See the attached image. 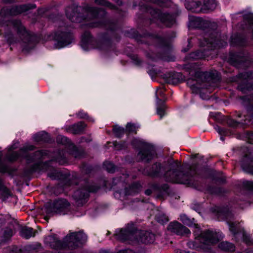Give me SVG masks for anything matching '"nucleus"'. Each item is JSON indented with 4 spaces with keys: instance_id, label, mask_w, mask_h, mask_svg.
Segmentation results:
<instances>
[{
    "instance_id": "nucleus-1",
    "label": "nucleus",
    "mask_w": 253,
    "mask_h": 253,
    "mask_svg": "<svg viewBox=\"0 0 253 253\" xmlns=\"http://www.w3.org/2000/svg\"><path fill=\"white\" fill-rule=\"evenodd\" d=\"M68 18L73 22L81 23L84 20L85 25L90 27H104L107 30H113L114 24L104 19L105 11L102 8L86 5L84 8L75 4L68 7L66 9Z\"/></svg>"
},
{
    "instance_id": "nucleus-2",
    "label": "nucleus",
    "mask_w": 253,
    "mask_h": 253,
    "mask_svg": "<svg viewBox=\"0 0 253 253\" xmlns=\"http://www.w3.org/2000/svg\"><path fill=\"white\" fill-rule=\"evenodd\" d=\"M184 69L192 76L187 81V84L194 92H198L209 86L213 87L219 80V76L216 71L210 72H202L199 66L195 63H188L184 66Z\"/></svg>"
},
{
    "instance_id": "nucleus-3",
    "label": "nucleus",
    "mask_w": 253,
    "mask_h": 253,
    "mask_svg": "<svg viewBox=\"0 0 253 253\" xmlns=\"http://www.w3.org/2000/svg\"><path fill=\"white\" fill-rule=\"evenodd\" d=\"M19 143L13 142L7 148V151L5 155V158L10 162H13L19 158L25 159L28 163L35 162V163L31 168V171L45 170L47 163H43L41 161L43 157L47 155L46 151L40 150L36 151L34 156H30L28 152L32 151L35 149L33 145L27 144L21 148L18 152H15L14 150L18 148Z\"/></svg>"
},
{
    "instance_id": "nucleus-4",
    "label": "nucleus",
    "mask_w": 253,
    "mask_h": 253,
    "mask_svg": "<svg viewBox=\"0 0 253 253\" xmlns=\"http://www.w3.org/2000/svg\"><path fill=\"white\" fill-rule=\"evenodd\" d=\"M9 29L5 34V37L9 44H18L23 51H28L33 48L37 40L35 36L32 35L17 20L8 21L6 24Z\"/></svg>"
},
{
    "instance_id": "nucleus-5",
    "label": "nucleus",
    "mask_w": 253,
    "mask_h": 253,
    "mask_svg": "<svg viewBox=\"0 0 253 253\" xmlns=\"http://www.w3.org/2000/svg\"><path fill=\"white\" fill-rule=\"evenodd\" d=\"M179 219L184 224L195 228V241L188 243V246L190 248H204L205 245H211L217 243L223 238L222 233L220 232L207 230L201 232L200 227L195 223L194 218H190L184 214L180 215Z\"/></svg>"
},
{
    "instance_id": "nucleus-6",
    "label": "nucleus",
    "mask_w": 253,
    "mask_h": 253,
    "mask_svg": "<svg viewBox=\"0 0 253 253\" xmlns=\"http://www.w3.org/2000/svg\"><path fill=\"white\" fill-rule=\"evenodd\" d=\"M200 46L204 47L199 50L190 53L189 58L193 59H203L211 55V50L227 45L225 37H221L220 34L214 31H209L204 35L203 41L200 40Z\"/></svg>"
},
{
    "instance_id": "nucleus-7",
    "label": "nucleus",
    "mask_w": 253,
    "mask_h": 253,
    "mask_svg": "<svg viewBox=\"0 0 253 253\" xmlns=\"http://www.w3.org/2000/svg\"><path fill=\"white\" fill-rule=\"evenodd\" d=\"M86 240V235L80 231L68 235L65 238L64 243L59 240L55 234L45 237L44 242L46 245L55 250H73L81 246Z\"/></svg>"
},
{
    "instance_id": "nucleus-8",
    "label": "nucleus",
    "mask_w": 253,
    "mask_h": 253,
    "mask_svg": "<svg viewBox=\"0 0 253 253\" xmlns=\"http://www.w3.org/2000/svg\"><path fill=\"white\" fill-rule=\"evenodd\" d=\"M115 238L121 241H137L144 244L153 243L155 240V235L149 232H140L136 230L132 223H128L124 228L118 229L114 234Z\"/></svg>"
},
{
    "instance_id": "nucleus-9",
    "label": "nucleus",
    "mask_w": 253,
    "mask_h": 253,
    "mask_svg": "<svg viewBox=\"0 0 253 253\" xmlns=\"http://www.w3.org/2000/svg\"><path fill=\"white\" fill-rule=\"evenodd\" d=\"M147 173L152 177L163 178L169 182L182 184L189 183L190 176L179 170L178 167L176 169H168L165 166L160 163H156L147 171Z\"/></svg>"
},
{
    "instance_id": "nucleus-10",
    "label": "nucleus",
    "mask_w": 253,
    "mask_h": 253,
    "mask_svg": "<svg viewBox=\"0 0 253 253\" xmlns=\"http://www.w3.org/2000/svg\"><path fill=\"white\" fill-rule=\"evenodd\" d=\"M213 211L216 213L219 217L227 220L229 230L235 238L241 237L247 244L253 245V239H251L250 236L248 235L243 229H241L239 223L237 222H233L230 220L233 217V214L228 207H215L213 208Z\"/></svg>"
},
{
    "instance_id": "nucleus-11",
    "label": "nucleus",
    "mask_w": 253,
    "mask_h": 253,
    "mask_svg": "<svg viewBox=\"0 0 253 253\" xmlns=\"http://www.w3.org/2000/svg\"><path fill=\"white\" fill-rule=\"evenodd\" d=\"M131 144L133 147L140 149L137 154L139 160L148 163L156 157L154 146L144 140L135 138L132 139Z\"/></svg>"
},
{
    "instance_id": "nucleus-12",
    "label": "nucleus",
    "mask_w": 253,
    "mask_h": 253,
    "mask_svg": "<svg viewBox=\"0 0 253 253\" xmlns=\"http://www.w3.org/2000/svg\"><path fill=\"white\" fill-rule=\"evenodd\" d=\"M241 103L246 107L247 114L244 115V120L235 121L232 119H229L227 121L228 125L233 127L243 126L249 125L251 120H253V94L241 97L240 98Z\"/></svg>"
},
{
    "instance_id": "nucleus-13",
    "label": "nucleus",
    "mask_w": 253,
    "mask_h": 253,
    "mask_svg": "<svg viewBox=\"0 0 253 253\" xmlns=\"http://www.w3.org/2000/svg\"><path fill=\"white\" fill-rule=\"evenodd\" d=\"M147 12L152 17L151 20L158 24H162L166 27H171L175 23V16L169 14L160 9H155L150 6L145 7Z\"/></svg>"
},
{
    "instance_id": "nucleus-14",
    "label": "nucleus",
    "mask_w": 253,
    "mask_h": 253,
    "mask_svg": "<svg viewBox=\"0 0 253 253\" xmlns=\"http://www.w3.org/2000/svg\"><path fill=\"white\" fill-rule=\"evenodd\" d=\"M55 41L54 46L60 49L70 44L74 38L72 34L65 27H61L52 34Z\"/></svg>"
},
{
    "instance_id": "nucleus-15",
    "label": "nucleus",
    "mask_w": 253,
    "mask_h": 253,
    "mask_svg": "<svg viewBox=\"0 0 253 253\" xmlns=\"http://www.w3.org/2000/svg\"><path fill=\"white\" fill-rule=\"evenodd\" d=\"M83 186L79 189L76 191L73 195L74 199L76 200L78 205H83L89 196L90 192H96L99 187L93 183H90L87 181H84L82 183Z\"/></svg>"
},
{
    "instance_id": "nucleus-16",
    "label": "nucleus",
    "mask_w": 253,
    "mask_h": 253,
    "mask_svg": "<svg viewBox=\"0 0 253 253\" xmlns=\"http://www.w3.org/2000/svg\"><path fill=\"white\" fill-rule=\"evenodd\" d=\"M108 42L105 40H96L91 37L88 32H85L82 37L81 46L84 50L91 48L102 50L106 48Z\"/></svg>"
},
{
    "instance_id": "nucleus-17",
    "label": "nucleus",
    "mask_w": 253,
    "mask_h": 253,
    "mask_svg": "<svg viewBox=\"0 0 253 253\" xmlns=\"http://www.w3.org/2000/svg\"><path fill=\"white\" fill-rule=\"evenodd\" d=\"M193 1L196 3L194 6H190L188 3L186 4V6L196 13L205 12L209 10H213L217 6L216 0H194Z\"/></svg>"
},
{
    "instance_id": "nucleus-18",
    "label": "nucleus",
    "mask_w": 253,
    "mask_h": 253,
    "mask_svg": "<svg viewBox=\"0 0 253 253\" xmlns=\"http://www.w3.org/2000/svg\"><path fill=\"white\" fill-rule=\"evenodd\" d=\"M36 5L32 4H23L13 6L11 8L3 7L0 12V17L5 18L10 15H15L25 12L29 9L34 8Z\"/></svg>"
},
{
    "instance_id": "nucleus-19",
    "label": "nucleus",
    "mask_w": 253,
    "mask_h": 253,
    "mask_svg": "<svg viewBox=\"0 0 253 253\" xmlns=\"http://www.w3.org/2000/svg\"><path fill=\"white\" fill-rule=\"evenodd\" d=\"M69 207L70 204L66 199H58L55 200L49 208H47L46 211L48 214L53 212L65 214L69 211Z\"/></svg>"
},
{
    "instance_id": "nucleus-20",
    "label": "nucleus",
    "mask_w": 253,
    "mask_h": 253,
    "mask_svg": "<svg viewBox=\"0 0 253 253\" xmlns=\"http://www.w3.org/2000/svg\"><path fill=\"white\" fill-rule=\"evenodd\" d=\"M142 185L140 182L133 183L128 188H126L120 191H116L114 193L115 198L124 201L126 199L127 196H133L138 193L141 190Z\"/></svg>"
},
{
    "instance_id": "nucleus-21",
    "label": "nucleus",
    "mask_w": 253,
    "mask_h": 253,
    "mask_svg": "<svg viewBox=\"0 0 253 253\" xmlns=\"http://www.w3.org/2000/svg\"><path fill=\"white\" fill-rule=\"evenodd\" d=\"M3 153L0 151V172H9L10 168L9 166L2 161ZM0 192H1V198L2 200L7 199L10 196V192L7 188L4 187L0 179Z\"/></svg>"
},
{
    "instance_id": "nucleus-22",
    "label": "nucleus",
    "mask_w": 253,
    "mask_h": 253,
    "mask_svg": "<svg viewBox=\"0 0 253 253\" xmlns=\"http://www.w3.org/2000/svg\"><path fill=\"white\" fill-rule=\"evenodd\" d=\"M241 166L244 171L253 174V150L251 148H247Z\"/></svg>"
},
{
    "instance_id": "nucleus-23",
    "label": "nucleus",
    "mask_w": 253,
    "mask_h": 253,
    "mask_svg": "<svg viewBox=\"0 0 253 253\" xmlns=\"http://www.w3.org/2000/svg\"><path fill=\"white\" fill-rule=\"evenodd\" d=\"M168 229L177 235L188 236L190 234L189 229L176 221L170 222Z\"/></svg>"
},
{
    "instance_id": "nucleus-24",
    "label": "nucleus",
    "mask_w": 253,
    "mask_h": 253,
    "mask_svg": "<svg viewBox=\"0 0 253 253\" xmlns=\"http://www.w3.org/2000/svg\"><path fill=\"white\" fill-rule=\"evenodd\" d=\"M57 142L59 144L64 145H67V149L69 151V153L74 156L75 158H79L80 153L77 148L72 143L71 141L66 137L62 135H59L57 138Z\"/></svg>"
},
{
    "instance_id": "nucleus-25",
    "label": "nucleus",
    "mask_w": 253,
    "mask_h": 253,
    "mask_svg": "<svg viewBox=\"0 0 253 253\" xmlns=\"http://www.w3.org/2000/svg\"><path fill=\"white\" fill-rule=\"evenodd\" d=\"M189 27L192 28L205 29L209 26V21L199 17H191L189 20Z\"/></svg>"
},
{
    "instance_id": "nucleus-26",
    "label": "nucleus",
    "mask_w": 253,
    "mask_h": 253,
    "mask_svg": "<svg viewBox=\"0 0 253 253\" xmlns=\"http://www.w3.org/2000/svg\"><path fill=\"white\" fill-rule=\"evenodd\" d=\"M245 26L243 27L244 29H249L252 31V38L253 39V13L246 12L243 15Z\"/></svg>"
},
{
    "instance_id": "nucleus-27",
    "label": "nucleus",
    "mask_w": 253,
    "mask_h": 253,
    "mask_svg": "<svg viewBox=\"0 0 253 253\" xmlns=\"http://www.w3.org/2000/svg\"><path fill=\"white\" fill-rule=\"evenodd\" d=\"M86 125L83 122H80L67 128V131L73 134H79L82 133Z\"/></svg>"
},
{
    "instance_id": "nucleus-28",
    "label": "nucleus",
    "mask_w": 253,
    "mask_h": 253,
    "mask_svg": "<svg viewBox=\"0 0 253 253\" xmlns=\"http://www.w3.org/2000/svg\"><path fill=\"white\" fill-rule=\"evenodd\" d=\"M182 80V75L179 73L170 74L167 79V82L169 84H176Z\"/></svg>"
},
{
    "instance_id": "nucleus-29",
    "label": "nucleus",
    "mask_w": 253,
    "mask_h": 253,
    "mask_svg": "<svg viewBox=\"0 0 253 253\" xmlns=\"http://www.w3.org/2000/svg\"><path fill=\"white\" fill-rule=\"evenodd\" d=\"M34 141L37 142H47L49 140V135L45 131H42L39 132L33 136Z\"/></svg>"
},
{
    "instance_id": "nucleus-30",
    "label": "nucleus",
    "mask_w": 253,
    "mask_h": 253,
    "mask_svg": "<svg viewBox=\"0 0 253 253\" xmlns=\"http://www.w3.org/2000/svg\"><path fill=\"white\" fill-rule=\"evenodd\" d=\"M68 153L64 150H61L57 153L54 160L60 165H64L68 163L67 158Z\"/></svg>"
},
{
    "instance_id": "nucleus-31",
    "label": "nucleus",
    "mask_w": 253,
    "mask_h": 253,
    "mask_svg": "<svg viewBox=\"0 0 253 253\" xmlns=\"http://www.w3.org/2000/svg\"><path fill=\"white\" fill-rule=\"evenodd\" d=\"M35 233L36 232H34L32 228L27 227H22L20 231L21 236L27 239L35 236Z\"/></svg>"
},
{
    "instance_id": "nucleus-32",
    "label": "nucleus",
    "mask_w": 253,
    "mask_h": 253,
    "mask_svg": "<svg viewBox=\"0 0 253 253\" xmlns=\"http://www.w3.org/2000/svg\"><path fill=\"white\" fill-rule=\"evenodd\" d=\"M231 42L232 44L235 45L244 46L245 45V39L238 34L232 35L231 37Z\"/></svg>"
},
{
    "instance_id": "nucleus-33",
    "label": "nucleus",
    "mask_w": 253,
    "mask_h": 253,
    "mask_svg": "<svg viewBox=\"0 0 253 253\" xmlns=\"http://www.w3.org/2000/svg\"><path fill=\"white\" fill-rule=\"evenodd\" d=\"M135 178V176H130L127 173H123L122 176H121L119 177H116L113 179V183L115 184H118L119 182L121 183H127L130 180H131V179H133Z\"/></svg>"
},
{
    "instance_id": "nucleus-34",
    "label": "nucleus",
    "mask_w": 253,
    "mask_h": 253,
    "mask_svg": "<svg viewBox=\"0 0 253 253\" xmlns=\"http://www.w3.org/2000/svg\"><path fill=\"white\" fill-rule=\"evenodd\" d=\"M218 247L224 251L233 252L235 250L234 245L228 242H222L218 245Z\"/></svg>"
},
{
    "instance_id": "nucleus-35",
    "label": "nucleus",
    "mask_w": 253,
    "mask_h": 253,
    "mask_svg": "<svg viewBox=\"0 0 253 253\" xmlns=\"http://www.w3.org/2000/svg\"><path fill=\"white\" fill-rule=\"evenodd\" d=\"M48 176L52 179H60L66 178V175L63 174L61 171L54 169L48 173Z\"/></svg>"
},
{
    "instance_id": "nucleus-36",
    "label": "nucleus",
    "mask_w": 253,
    "mask_h": 253,
    "mask_svg": "<svg viewBox=\"0 0 253 253\" xmlns=\"http://www.w3.org/2000/svg\"><path fill=\"white\" fill-rule=\"evenodd\" d=\"M166 106L164 101H157V114L162 118L165 115Z\"/></svg>"
},
{
    "instance_id": "nucleus-37",
    "label": "nucleus",
    "mask_w": 253,
    "mask_h": 253,
    "mask_svg": "<svg viewBox=\"0 0 253 253\" xmlns=\"http://www.w3.org/2000/svg\"><path fill=\"white\" fill-rule=\"evenodd\" d=\"M156 220L161 224H164L168 222L169 218L164 212H159L156 215Z\"/></svg>"
},
{
    "instance_id": "nucleus-38",
    "label": "nucleus",
    "mask_w": 253,
    "mask_h": 253,
    "mask_svg": "<svg viewBox=\"0 0 253 253\" xmlns=\"http://www.w3.org/2000/svg\"><path fill=\"white\" fill-rule=\"evenodd\" d=\"M95 3L97 5L103 6L111 9H116V6L106 1L105 0H95Z\"/></svg>"
},
{
    "instance_id": "nucleus-39",
    "label": "nucleus",
    "mask_w": 253,
    "mask_h": 253,
    "mask_svg": "<svg viewBox=\"0 0 253 253\" xmlns=\"http://www.w3.org/2000/svg\"><path fill=\"white\" fill-rule=\"evenodd\" d=\"M155 96L157 101H164L162 99L165 98V90L163 88H158L156 91Z\"/></svg>"
},
{
    "instance_id": "nucleus-40",
    "label": "nucleus",
    "mask_w": 253,
    "mask_h": 253,
    "mask_svg": "<svg viewBox=\"0 0 253 253\" xmlns=\"http://www.w3.org/2000/svg\"><path fill=\"white\" fill-rule=\"evenodd\" d=\"M103 166L108 172L113 173L116 171V167L114 164L111 162H106L104 163Z\"/></svg>"
},
{
    "instance_id": "nucleus-41",
    "label": "nucleus",
    "mask_w": 253,
    "mask_h": 253,
    "mask_svg": "<svg viewBox=\"0 0 253 253\" xmlns=\"http://www.w3.org/2000/svg\"><path fill=\"white\" fill-rule=\"evenodd\" d=\"M113 131L117 137H120L124 134L125 129L124 128L116 125L114 126Z\"/></svg>"
},
{
    "instance_id": "nucleus-42",
    "label": "nucleus",
    "mask_w": 253,
    "mask_h": 253,
    "mask_svg": "<svg viewBox=\"0 0 253 253\" xmlns=\"http://www.w3.org/2000/svg\"><path fill=\"white\" fill-rule=\"evenodd\" d=\"M113 144L115 149L117 150L125 149L127 147L128 145V144L126 142H114Z\"/></svg>"
},
{
    "instance_id": "nucleus-43",
    "label": "nucleus",
    "mask_w": 253,
    "mask_h": 253,
    "mask_svg": "<svg viewBox=\"0 0 253 253\" xmlns=\"http://www.w3.org/2000/svg\"><path fill=\"white\" fill-rule=\"evenodd\" d=\"M77 115L80 119H86L89 122H94V120L92 118L88 117L87 114L82 110L79 111V113L77 114Z\"/></svg>"
},
{
    "instance_id": "nucleus-44",
    "label": "nucleus",
    "mask_w": 253,
    "mask_h": 253,
    "mask_svg": "<svg viewBox=\"0 0 253 253\" xmlns=\"http://www.w3.org/2000/svg\"><path fill=\"white\" fill-rule=\"evenodd\" d=\"M156 40L160 42L161 46H165L170 45L169 40V39H164L161 37H157L156 38Z\"/></svg>"
},
{
    "instance_id": "nucleus-45",
    "label": "nucleus",
    "mask_w": 253,
    "mask_h": 253,
    "mask_svg": "<svg viewBox=\"0 0 253 253\" xmlns=\"http://www.w3.org/2000/svg\"><path fill=\"white\" fill-rule=\"evenodd\" d=\"M243 187L247 190H253V182L250 181H244L242 183Z\"/></svg>"
},
{
    "instance_id": "nucleus-46",
    "label": "nucleus",
    "mask_w": 253,
    "mask_h": 253,
    "mask_svg": "<svg viewBox=\"0 0 253 253\" xmlns=\"http://www.w3.org/2000/svg\"><path fill=\"white\" fill-rule=\"evenodd\" d=\"M138 127V126L135 124L128 123L126 126V130L129 132H136Z\"/></svg>"
},
{
    "instance_id": "nucleus-47",
    "label": "nucleus",
    "mask_w": 253,
    "mask_h": 253,
    "mask_svg": "<svg viewBox=\"0 0 253 253\" xmlns=\"http://www.w3.org/2000/svg\"><path fill=\"white\" fill-rule=\"evenodd\" d=\"M214 129L216 130L217 132H218V133L219 134H220L221 135H227L228 134V132L227 131L226 129H224V128H221L219 126H214Z\"/></svg>"
},
{
    "instance_id": "nucleus-48",
    "label": "nucleus",
    "mask_w": 253,
    "mask_h": 253,
    "mask_svg": "<svg viewBox=\"0 0 253 253\" xmlns=\"http://www.w3.org/2000/svg\"><path fill=\"white\" fill-rule=\"evenodd\" d=\"M190 174L191 176H193L196 174H198V171L197 170V166L196 165V163H194L192 166H190Z\"/></svg>"
},
{
    "instance_id": "nucleus-49",
    "label": "nucleus",
    "mask_w": 253,
    "mask_h": 253,
    "mask_svg": "<svg viewBox=\"0 0 253 253\" xmlns=\"http://www.w3.org/2000/svg\"><path fill=\"white\" fill-rule=\"evenodd\" d=\"M13 235V231L10 229L7 228L4 231L3 236L5 239H7L11 237Z\"/></svg>"
},
{
    "instance_id": "nucleus-50",
    "label": "nucleus",
    "mask_w": 253,
    "mask_h": 253,
    "mask_svg": "<svg viewBox=\"0 0 253 253\" xmlns=\"http://www.w3.org/2000/svg\"><path fill=\"white\" fill-rule=\"evenodd\" d=\"M131 59L133 63L136 65H140L142 63L141 59L138 57L137 55H133L131 56Z\"/></svg>"
},
{
    "instance_id": "nucleus-51",
    "label": "nucleus",
    "mask_w": 253,
    "mask_h": 253,
    "mask_svg": "<svg viewBox=\"0 0 253 253\" xmlns=\"http://www.w3.org/2000/svg\"><path fill=\"white\" fill-rule=\"evenodd\" d=\"M240 77L245 79H251L253 78V73L245 72L240 74Z\"/></svg>"
},
{
    "instance_id": "nucleus-52",
    "label": "nucleus",
    "mask_w": 253,
    "mask_h": 253,
    "mask_svg": "<svg viewBox=\"0 0 253 253\" xmlns=\"http://www.w3.org/2000/svg\"><path fill=\"white\" fill-rule=\"evenodd\" d=\"M194 0H185V3H184V4H185V7L188 10H190L192 12H196L195 11H193L192 9H189L186 6V4L187 3H188V4L191 6H194L196 4V3L195 2L193 1Z\"/></svg>"
},
{
    "instance_id": "nucleus-53",
    "label": "nucleus",
    "mask_w": 253,
    "mask_h": 253,
    "mask_svg": "<svg viewBox=\"0 0 253 253\" xmlns=\"http://www.w3.org/2000/svg\"><path fill=\"white\" fill-rule=\"evenodd\" d=\"M246 137L249 143L253 144V133H248L246 134Z\"/></svg>"
},
{
    "instance_id": "nucleus-54",
    "label": "nucleus",
    "mask_w": 253,
    "mask_h": 253,
    "mask_svg": "<svg viewBox=\"0 0 253 253\" xmlns=\"http://www.w3.org/2000/svg\"><path fill=\"white\" fill-rule=\"evenodd\" d=\"M237 59H236L237 61L238 62H243L245 59H244V53H241L240 55H237Z\"/></svg>"
},
{
    "instance_id": "nucleus-55",
    "label": "nucleus",
    "mask_w": 253,
    "mask_h": 253,
    "mask_svg": "<svg viewBox=\"0 0 253 253\" xmlns=\"http://www.w3.org/2000/svg\"><path fill=\"white\" fill-rule=\"evenodd\" d=\"M117 253H135L132 250L129 249L122 250L119 251Z\"/></svg>"
},
{
    "instance_id": "nucleus-56",
    "label": "nucleus",
    "mask_w": 253,
    "mask_h": 253,
    "mask_svg": "<svg viewBox=\"0 0 253 253\" xmlns=\"http://www.w3.org/2000/svg\"><path fill=\"white\" fill-rule=\"evenodd\" d=\"M152 190L151 189H147L145 191V193L147 195H150L152 193Z\"/></svg>"
},
{
    "instance_id": "nucleus-57",
    "label": "nucleus",
    "mask_w": 253,
    "mask_h": 253,
    "mask_svg": "<svg viewBox=\"0 0 253 253\" xmlns=\"http://www.w3.org/2000/svg\"><path fill=\"white\" fill-rule=\"evenodd\" d=\"M36 248L32 247L31 249H38L39 248H40L41 246V245L39 244H36Z\"/></svg>"
},
{
    "instance_id": "nucleus-58",
    "label": "nucleus",
    "mask_w": 253,
    "mask_h": 253,
    "mask_svg": "<svg viewBox=\"0 0 253 253\" xmlns=\"http://www.w3.org/2000/svg\"><path fill=\"white\" fill-rule=\"evenodd\" d=\"M200 96L201 98H202L203 99H207L208 98V96L207 97H204L202 94H200Z\"/></svg>"
},
{
    "instance_id": "nucleus-59",
    "label": "nucleus",
    "mask_w": 253,
    "mask_h": 253,
    "mask_svg": "<svg viewBox=\"0 0 253 253\" xmlns=\"http://www.w3.org/2000/svg\"><path fill=\"white\" fill-rule=\"evenodd\" d=\"M100 253H109L108 252L105 251V250H101L100 251Z\"/></svg>"
},
{
    "instance_id": "nucleus-60",
    "label": "nucleus",
    "mask_w": 253,
    "mask_h": 253,
    "mask_svg": "<svg viewBox=\"0 0 253 253\" xmlns=\"http://www.w3.org/2000/svg\"><path fill=\"white\" fill-rule=\"evenodd\" d=\"M243 115L241 113H238L237 117L239 118H241L242 117Z\"/></svg>"
},
{
    "instance_id": "nucleus-61",
    "label": "nucleus",
    "mask_w": 253,
    "mask_h": 253,
    "mask_svg": "<svg viewBox=\"0 0 253 253\" xmlns=\"http://www.w3.org/2000/svg\"><path fill=\"white\" fill-rule=\"evenodd\" d=\"M148 57H149L150 58H151L153 60H155V58L153 56H150L149 55H148Z\"/></svg>"
},
{
    "instance_id": "nucleus-62",
    "label": "nucleus",
    "mask_w": 253,
    "mask_h": 253,
    "mask_svg": "<svg viewBox=\"0 0 253 253\" xmlns=\"http://www.w3.org/2000/svg\"><path fill=\"white\" fill-rule=\"evenodd\" d=\"M4 1L6 2H10L12 1V0H4Z\"/></svg>"
},
{
    "instance_id": "nucleus-63",
    "label": "nucleus",
    "mask_w": 253,
    "mask_h": 253,
    "mask_svg": "<svg viewBox=\"0 0 253 253\" xmlns=\"http://www.w3.org/2000/svg\"><path fill=\"white\" fill-rule=\"evenodd\" d=\"M217 191H212V192L216 193V194H217L218 192L220 191V189H217Z\"/></svg>"
},
{
    "instance_id": "nucleus-64",
    "label": "nucleus",
    "mask_w": 253,
    "mask_h": 253,
    "mask_svg": "<svg viewBox=\"0 0 253 253\" xmlns=\"http://www.w3.org/2000/svg\"><path fill=\"white\" fill-rule=\"evenodd\" d=\"M149 75H150V76H151L152 77H153V75H155V74H153V73H151V72H149Z\"/></svg>"
}]
</instances>
